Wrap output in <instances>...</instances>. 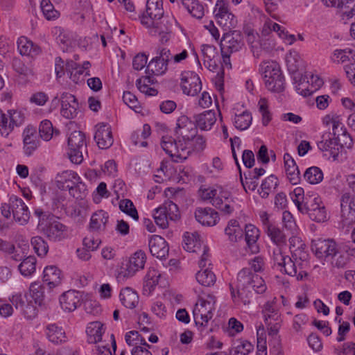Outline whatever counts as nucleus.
I'll list each match as a JSON object with an SVG mask.
<instances>
[{
    "instance_id": "39448f33",
    "label": "nucleus",
    "mask_w": 355,
    "mask_h": 355,
    "mask_svg": "<svg viewBox=\"0 0 355 355\" xmlns=\"http://www.w3.org/2000/svg\"><path fill=\"white\" fill-rule=\"evenodd\" d=\"M200 197L203 200H209L215 207L220 209L224 214H231L234 209L231 205L232 202L230 191L223 189L221 187L218 189L207 188L200 189Z\"/></svg>"
},
{
    "instance_id": "4468645a",
    "label": "nucleus",
    "mask_w": 355,
    "mask_h": 355,
    "mask_svg": "<svg viewBox=\"0 0 355 355\" xmlns=\"http://www.w3.org/2000/svg\"><path fill=\"white\" fill-rule=\"evenodd\" d=\"M337 245L332 239H314L311 242V250L320 259H329L337 252Z\"/></svg>"
},
{
    "instance_id": "423d86ee",
    "label": "nucleus",
    "mask_w": 355,
    "mask_h": 355,
    "mask_svg": "<svg viewBox=\"0 0 355 355\" xmlns=\"http://www.w3.org/2000/svg\"><path fill=\"white\" fill-rule=\"evenodd\" d=\"M215 303V297L212 295H207L206 297H200L198 298L193 311V318L196 326H207L209 320L213 317Z\"/></svg>"
},
{
    "instance_id": "49530a36",
    "label": "nucleus",
    "mask_w": 355,
    "mask_h": 355,
    "mask_svg": "<svg viewBox=\"0 0 355 355\" xmlns=\"http://www.w3.org/2000/svg\"><path fill=\"white\" fill-rule=\"evenodd\" d=\"M279 184L277 178L274 175H270L264 179L261 184V191H259V195L262 198L268 197L269 193L275 190Z\"/></svg>"
},
{
    "instance_id": "4d7b16f0",
    "label": "nucleus",
    "mask_w": 355,
    "mask_h": 355,
    "mask_svg": "<svg viewBox=\"0 0 355 355\" xmlns=\"http://www.w3.org/2000/svg\"><path fill=\"white\" fill-rule=\"evenodd\" d=\"M54 133L57 135L59 132L53 129V125L50 121L44 120L40 123L39 134L43 140L46 141L51 140Z\"/></svg>"
},
{
    "instance_id": "412c9836",
    "label": "nucleus",
    "mask_w": 355,
    "mask_h": 355,
    "mask_svg": "<svg viewBox=\"0 0 355 355\" xmlns=\"http://www.w3.org/2000/svg\"><path fill=\"white\" fill-rule=\"evenodd\" d=\"M44 234L51 241L58 242L67 236V227L58 220L50 222L43 228Z\"/></svg>"
},
{
    "instance_id": "f704fd0d",
    "label": "nucleus",
    "mask_w": 355,
    "mask_h": 355,
    "mask_svg": "<svg viewBox=\"0 0 355 355\" xmlns=\"http://www.w3.org/2000/svg\"><path fill=\"white\" fill-rule=\"evenodd\" d=\"M194 119L196 128L202 130H210L216 121V114L211 110L205 111L202 113L195 115Z\"/></svg>"
},
{
    "instance_id": "0e129e2a",
    "label": "nucleus",
    "mask_w": 355,
    "mask_h": 355,
    "mask_svg": "<svg viewBox=\"0 0 355 355\" xmlns=\"http://www.w3.org/2000/svg\"><path fill=\"white\" fill-rule=\"evenodd\" d=\"M119 209L121 211L131 216L135 220L139 218L137 211L133 202L129 199H124L119 202Z\"/></svg>"
},
{
    "instance_id": "c9c22d12",
    "label": "nucleus",
    "mask_w": 355,
    "mask_h": 355,
    "mask_svg": "<svg viewBox=\"0 0 355 355\" xmlns=\"http://www.w3.org/2000/svg\"><path fill=\"white\" fill-rule=\"evenodd\" d=\"M286 274L295 277L297 280H302L304 277L307 276V272L304 269H300V266L297 265V261L291 257H286L285 266H282V271Z\"/></svg>"
},
{
    "instance_id": "f8f14e48",
    "label": "nucleus",
    "mask_w": 355,
    "mask_h": 355,
    "mask_svg": "<svg viewBox=\"0 0 355 355\" xmlns=\"http://www.w3.org/2000/svg\"><path fill=\"white\" fill-rule=\"evenodd\" d=\"M138 16L141 24L144 26L153 24L154 20L165 16L162 0H147L146 10Z\"/></svg>"
},
{
    "instance_id": "f257e3e1",
    "label": "nucleus",
    "mask_w": 355,
    "mask_h": 355,
    "mask_svg": "<svg viewBox=\"0 0 355 355\" xmlns=\"http://www.w3.org/2000/svg\"><path fill=\"white\" fill-rule=\"evenodd\" d=\"M176 138L162 136V148L168 154L173 162H181L188 157V151L191 149L189 140L197 133L195 123L187 116H180L175 128Z\"/></svg>"
},
{
    "instance_id": "e433bc0d",
    "label": "nucleus",
    "mask_w": 355,
    "mask_h": 355,
    "mask_svg": "<svg viewBox=\"0 0 355 355\" xmlns=\"http://www.w3.org/2000/svg\"><path fill=\"white\" fill-rule=\"evenodd\" d=\"M108 214L103 210H98L94 213L89 223V230L92 232L104 230L108 221Z\"/></svg>"
},
{
    "instance_id": "a18cd8bd",
    "label": "nucleus",
    "mask_w": 355,
    "mask_h": 355,
    "mask_svg": "<svg viewBox=\"0 0 355 355\" xmlns=\"http://www.w3.org/2000/svg\"><path fill=\"white\" fill-rule=\"evenodd\" d=\"M254 349L253 345L246 340L234 341L230 352V355H249Z\"/></svg>"
},
{
    "instance_id": "ea45409f",
    "label": "nucleus",
    "mask_w": 355,
    "mask_h": 355,
    "mask_svg": "<svg viewBox=\"0 0 355 355\" xmlns=\"http://www.w3.org/2000/svg\"><path fill=\"white\" fill-rule=\"evenodd\" d=\"M161 277V273L155 268L149 269L144 278L143 286V292L144 294L149 295L154 290L159 279Z\"/></svg>"
},
{
    "instance_id": "69168bd1",
    "label": "nucleus",
    "mask_w": 355,
    "mask_h": 355,
    "mask_svg": "<svg viewBox=\"0 0 355 355\" xmlns=\"http://www.w3.org/2000/svg\"><path fill=\"white\" fill-rule=\"evenodd\" d=\"M189 143L191 149L188 151V157L193 151H202L206 147L205 138L202 135H198L197 133L192 139L189 140Z\"/></svg>"
},
{
    "instance_id": "37998d69",
    "label": "nucleus",
    "mask_w": 355,
    "mask_h": 355,
    "mask_svg": "<svg viewBox=\"0 0 355 355\" xmlns=\"http://www.w3.org/2000/svg\"><path fill=\"white\" fill-rule=\"evenodd\" d=\"M181 3L192 17L200 19L204 16V7L199 0H181Z\"/></svg>"
},
{
    "instance_id": "603ef678",
    "label": "nucleus",
    "mask_w": 355,
    "mask_h": 355,
    "mask_svg": "<svg viewBox=\"0 0 355 355\" xmlns=\"http://www.w3.org/2000/svg\"><path fill=\"white\" fill-rule=\"evenodd\" d=\"M304 178L307 182L316 184L323 180V173L319 167L311 166L305 171Z\"/></svg>"
},
{
    "instance_id": "dca6fc26",
    "label": "nucleus",
    "mask_w": 355,
    "mask_h": 355,
    "mask_svg": "<svg viewBox=\"0 0 355 355\" xmlns=\"http://www.w3.org/2000/svg\"><path fill=\"white\" fill-rule=\"evenodd\" d=\"M181 88L184 94L194 96L202 89V84L199 76L193 72L182 73Z\"/></svg>"
},
{
    "instance_id": "393cba45",
    "label": "nucleus",
    "mask_w": 355,
    "mask_h": 355,
    "mask_svg": "<svg viewBox=\"0 0 355 355\" xmlns=\"http://www.w3.org/2000/svg\"><path fill=\"white\" fill-rule=\"evenodd\" d=\"M6 116L7 123L4 125V132H1V135L5 137H7L15 127L21 125L25 120L24 113L19 110H9Z\"/></svg>"
},
{
    "instance_id": "58836bf2",
    "label": "nucleus",
    "mask_w": 355,
    "mask_h": 355,
    "mask_svg": "<svg viewBox=\"0 0 355 355\" xmlns=\"http://www.w3.org/2000/svg\"><path fill=\"white\" fill-rule=\"evenodd\" d=\"M182 245L185 250L190 252H198L202 248V243L196 233H184Z\"/></svg>"
},
{
    "instance_id": "338daca9",
    "label": "nucleus",
    "mask_w": 355,
    "mask_h": 355,
    "mask_svg": "<svg viewBox=\"0 0 355 355\" xmlns=\"http://www.w3.org/2000/svg\"><path fill=\"white\" fill-rule=\"evenodd\" d=\"M286 62L289 71L294 72L298 70L301 64L300 55L296 51L290 52L286 57Z\"/></svg>"
},
{
    "instance_id": "c756f323",
    "label": "nucleus",
    "mask_w": 355,
    "mask_h": 355,
    "mask_svg": "<svg viewBox=\"0 0 355 355\" xmlns=\"http://www.w3.org/2000/svg\"><path fill=\"white\" fill-rule=\"evenodd\" d=\"M47 339L52 343L59 345L67 341V338L62 327L56 324H49L45 328Z\"/></svg>"
},
{
    "instance_id": "6e6552de",
    "label": "nucleus",
    "mask_w": 355,
    "mask_h": 355,
    "mask_svg": "<svg viewBox=\"0 0 355 355\" xmlns=\"http://www.w3.org/2000/svg\"><path fill=\"white\" fill-rule=\"evenodd\" d=\"M299 205V211L302 214H307L311 220L318 223H322L327 220L324 205L319 197L306 196L305 202Z\"/></svg>"
},
{
    "instance_id": "6e6d98bb",
    "label": "nucleus",
    "mask_w": 355,
    "mask_h": 355,
    "mask_svg": "<svg viewBox=\"0 0 355 355\" xmlns=\"http://www.w3.org/2000/svg\"><path fill=\"white\" fill-rule=\"evenodd\" d=\"M274 47V44L272 41L268 39H261L257 44H252V51L254 56L259 58L261 56L262 52H270Z\"/></svg>"
},
{
    "instance_id": "de8ad7c7",
    "label": "nucleus",
    "mask_w": 355,
    "mask_h": 355,
    "mask_svg": "<svg viewBox=\"0 0 355 355\" xmlns=\"http://www.w3.org/2000/svg\"><path fill=\"white\" fill-rule=\"evenodd\" d=\"M13 69L20 76L28 78L33 75V67L31 62L25 63L19 58H14L12 62Z\"/></svg>"
},
{
    "instance_id": "2eb2a0df",
    "label": "nucleus",
    "mask_w": 355,
    "mask_h": 355,
    "mask_svg": "<svg viewBox=\"0 0 355 355\" xmlns=\"http://www.w3.org/2000/svg\"><path fill=\"white\" fill-rule=\"evenodd\" d=\"M244 46L243 36L239 31H234L223 35L220 41L221 53H235Z\"/></svg>"
},
{
    "instance_id": "f3484780",
    "label": "nucleus",
    "mask_w": 355,
    "mask_h": 355,
    "mask_svg": "<svg viewBox=\"0 0 355 355\" xmlns=\"http://www.w3.org/2000/svg\"><path fill=\"white\" fill-rule=\"evenodd\" d=\"M11 202V209L14 220L21 225L27 224L30 219V211L24 200L16 196H12L10 198Z\"/></svg>"
},
{
    "instance_id": "09e8293b",
    "label": "nucleus",
    "mask_w": 355,
    "mask_h": 355,
    "mask_svg": "<svg viewBox=\"0 0 355 355\" xmlns=\"http://www.w3.org/2000/svg\"><path fill=\"white\" fill-rule=\"evenodd\" d=\"M36 258L34 256H28L24 258L18 266L20 273L24 277L32 275L36 270Z\"/></svg>"
},
{
    "instance_id": "6ab92c4d",
    "label": "nucleus",
    "mask_w": 355,
    "mask_h": 355,
    "mask_svg": "<svg viewBox=\"0 0 355 355\" xmlns=\"http://www.w3.org/2000/svg\"><path fill=\"white\" fill-rule=\"evenodd\" d=\"M79 105L75 96L68 92L61 94L62 116L66 119H73L78 114Z\"/></svg>"
},
{
    "instance_id": "a878e982",
    "label": "nucleus",
    "mask_w": 355,
    "mask_h": 355,
    "mask_svg": "<svg viewBox=\"0 0 355 355\" xmlns=\"http://www.w3.org/2000/svg\"><path fill=\"white\" fill-rule=\"evenodd\" d=\"M201 51L203 56V62L206 68L214 71L218 68V54L216 49L211 45H202Z\"/></svg>"
},
{
    "instance_id": "9b49d317",
    "label": "nucleus",
    "mask_w": 355,
    "mask_h": 355,
    "mask_svg": "<svg viewBox=\"0 0 355 355\" xmlns=\"http://www.w3.org/2000/svg\"><path fill=\"white\" fill-rule=\"evenodd\" d=\"M146 259L144 252L139 250L135 252L125 266L121 268L117 275L118 280L123 281L133 276L139 270L144 268Z\"/></svg>"
},
{
    "instance_id": "2f4dec72",
    "label": "nucleus",
    "mask_w": 355,
    "mask_h": 355,
    "mask_svg": "<svg viewBox=\"0 0 355 355\" xmlns=\"http://www.w3.org/2000/svg\"><path fill=\"white\" fill-rule=\"evenodd\" d=\"M331 59L334 62L338 64L349 62L350 64L346 66V69L348 67L355 64V51L350 48L336 49L334 51Z\"/></svg>"
},
{
    "instance_id": "79ce46f5",
    "label": "nucleus",
    "mask_w": 355,
    "mask_h": 355,
    "mask_svg": "<svg viewBox=\"0 0 355 355\" xmlns=\"http://www.w3.org/2000/svg\"><path fill=\"white\" fill-rule=\"evenodd\" d=\"M265 232L270 237L272 243H274L278 248H282L286 245L287 241L286 235L282 230L276 227L275 225L272 226H267V230Z\"/></svg>"
},
{
    "instance_id": "a211bd4d",
    "label": "nucleus",
    "mask_w": 355,
    "mask_h": 355,
    "mask_svg": "<svg viewBox=\"0 0 355 355\" xmlns=\"http://www.w3.org/2000/svg\"><path fill=\"white\" fill-rule=\"evenodd\" d=\"M94 139L101 149L109 148L114 142L111 126L107 123H101L96 125Z\"/></svg>"
},
{
    "instance_id": "680f3d73",
    "label": "nucleus",
    "mask_w": 355,
    "mask_h": 355,
    "mask_svg": "<svg viewBox=\"0 0 355 355\" xmlns=\"http://www.w3.org/2000/svg\"><path fill=\"white\" fill-rule=\"evenodd\" d=\"M150 134V126L148 124H144L141 129H138L132 133L131 141L134 145H139L141 140L146 139Z\"/></svg>"
},
{
    "instance_id": "052dcab7",
    "label": "nucleus",
    "mask_w": 355,
    "mask_h": 355,
    "mask_svg": "<svg viewBox=\"0 0 355 355\" xmlns=\"http://www.w3.org/2000/svg\"><path fill=\"white\" fill-rule=\"evenodd\" d=\"M40 7L44 17L47 20H54L59 17V12L54 8L50 0H42Z\"/></svg>"
},
{
    "instance_id": "4c0bfd02",
    "label": "nucleus",
    "mask_w": 355,
    "mask_h": 355,
    "mask_svg": "<svg viewBox=\"0 0 355 355\" xmlns=\"http://www.w3.org/2000/svg\"><path fill=\"white\" fill-rule=\"evenodd\" d=\"M120 301L128 309H134L139 302V295L130 287L123 288L119 294Z\"/></svg>"
},
{
    "instance_id": "5fc2aeb1",
    "label": "nucleus",
    "mask_w": 355,
    "mask_h": 355,
    "mask_svg": "<svg viewBox=\"0 0 355 355\" xmlns=\"http://www.w3.org/2000/svg\"><path fill=\"white\" fill-rule=\"evenodd\" d=\"M168 64L157 56L153 58L147 65V70L151 71L155 76L164 74L167 70Z\"/></svg>"
},
{
    "instance_id": "bf43d9fd",
    "label": "nucleus",
    "mask_w": 355,
    "mask_h": 355,
    "mask_svg": "<svg viewBox=\"0 0 355 355\" xmlns=\"http://www.w3.org/2000/svg\"><path fill=\"white\" fill-rule=\"evenodd\" d=\"M266 321H279L280 319V314L273 302H268L264 305L263 310Z\"/></svg>"
},
{
    "instance_id": "0eeeda50",
    "label": "nucleus",
    "mask_w": 355,
    "mask_h": 355,
    "mask_svg": "<svg viewBox=\"0 0 355 355\" xmlns=\"http://www.w3.org/2000/svg\"><path fill=\"white\" fill-rule=\"evenodd\" d=\"M67 155L70 161L80 164L84 159L83 153H87V144L85 134L81 131H73L68 137Z\"/></svg>"
},
{
    "instance_id": "3c124183",
    "label": "nucleus",
    "mask_w": 355,
    "mask_h": 355,
    "mask_svg": "<svg viewBox=\"0 0 355 355\" xmlns=\"http://www.w3.org/2000/svg\"><path fill=\"white\" fill-rule=\"evenodd\" d=\"M305 246L297 247L293 250L292 257L297 261V265L300 266V269H304L306 271L309 266L308 257L309 254L304 250Z\"/></svg>"
},
{
    "instance_id": "473e14b6",
    "label": "nucleus",
    "mask_w": 355,
    "mask_h": 355,
    "mask_svg": "<svg viewBox=\"0 0 355 355\" xmlns=\"http://www.w3.org/2000/svg\"><path fill=\"white\" fill-rule=\"evenodd\" d=\"M105 330L104 325L101 322L94 321L89 322L86 328L88 343L95 344L101 342Z\"/></svg>"
},
{
    "instance_id": "13d9d810",
    "label": "nucleus",
    "mask_w": 355,
    "mask_h": 355,
    "mask_svg": "<svg viewBox=\"0 0 355 355\" xmlns=\"http://www.w3.org/2000/svg\"><path fill=\"white\" fill-rule=\"evenodd\" d=\"M31 245L39 257H44L49 251V245L45 240L39 236H33L31 241Z\"/></svg>"
},
{
    "instance_id": "5701e85b",
    "label": "nucleus",
    "mask_w": 355,
    "mask_h": 355,
    "mask_svg": "<svg viewBox=\"0 0 355 355\" xmlns=\"http://www.w3.org/2000/svg\"><path fill=\"white\" fill-rule=\"evenodd\" d=\"M148 245L151 254L158 259H164L168 254V243L160 236H152L149 240Z\"/></svg>"
},
{
    "instance_id": "4be33fe9",
    "label": "nucleus",
    "mask_w": 355,
    "mask_h": 355,
    "mask_svg": "<svg viewBox=\"0 0 355 355\" xmlns=\"http://www.w3.org/2000/svg\"><path fill=\"white\" fill-rule=\"evenodd\" d=\"M214 13L219 24L228 26H234V15L229 11L227 5L224 0H217Z\"/></svg>"
},
{
    "instance_id": "7c9ffc66",
    "label": "nucleus",
    "mask_w": 355,
    "mask_h": 355,
    "mask_svg": "<svg viewBox=\"0 0 355 355\" xmlns=\"http://www.w3.org/2000/svg\"><path fill=\"white\" fill-rule=\"evenodd\" d=\"M17 49L21 55L31 58L37 56L41 52L40 46L28 40L26 37H20L18 39Z\"/></svg>"
},
{
    "instance_id": "8fccbe9b",
    "label": "nucleus",
    "mask_w": 355,
    "mask_h": 355,
    "mask_svg": "<svg viewBox=\"0 0 355 355\" xmlns=\"http://www.w3.org/2000/svg\"><path fill=\"white\" fill-rule=\"evenodd\" d=\"M252 116L249 111H244L239 114H236L234 118V125L239 130H247L252 123Z\"/></svg>"
},
{
    "instance_id": "1a4fd4ad",
    "label": "nucleus",
    "mask_w": 355,
    "mask_h": 355,
    "mask_svg": "<svg viewBox=\"0 0 355 355\" xmlns=\"http://www.w3.org/2000/svg\"><path fill=\"white\" fill-rule=\"evenodd\" d=\"M175 19L169 15H165L153 21V24L146 25L151 36H159L161 43H166L171 38L173 26Z\"/></svg>"
},
{
    "instance_id": "bb28decb",
    "label": "nucleus",
    "mask_w": 355,
    "mask_h": 355,
    "mask_svg": "<svg viewBox=\"0 0 355 355\" xmlns=\"http://www.w3.org/2000/svg\"><path fill=\"white\" fill-rule=\"evenodd\" d=\"M23 137L24 153L29 156L39 146V141L37 140L36 129L33 126L28 125L23 132Z\"/></svg>"
},
{
    "instance_id": "c03bdc74",
    "label": "nucleus",
    "mask_w": 355,
    "mask_h": 355,
    "mask_svg": "<svg viewBox=\"0 0 355 355\" xmlns=\"http://www.w3.org/2000/svg\"><path fill=\"white\" fill-rule=\"evenodd\" d=\"M196 278L200 284L207 287L213 286L216 281V275L209 268H201L196 273Z\"/></svg>"
},
{
    "instance_id": "774afa93",
    "label": "nucleus",
    "mask_w": 355,
    "mask_h": 355,
    "mask_svg": "<svg viewBox=\"0 0 355 355\" xmlns=\"http://www.w3.org/2000/svg\"><path fill=\"white\" fill-rule=\"evenodd\" d=\"M259 112L262 115V123L267 125L271 121L270 113L268 109V102L266 98H261L258 103Z\"/></svg>"
},
{
    "instance_id": "b1692460",
    "label": "nucleus",
    "mask_w": 355,
    "mask_h": 355,
    "mask_svg": "<svg viewBox=\"0 0 355 355\" xmlns=\"http://www.w3.org/2000/svg\"><path fill=\"white\" fill-rule=\"evenodd\" d=\"M81 295L79 292L70 290L64 293L60 297V303L64 311L71 312L75 311L80 304Z\"/></svg>"
},
{
    "instance_id": "f03ea898",
    "label": "nucleus",
    "mask_w": 355,
    "mask_h": 355,
    "mask_svg": "<svg viewBox=\"0 0 355 355\" xmlns=\"http://www.w3.org/2000/svg\"><path fill=\"white\" fill-rule=\"evenodd\" d=\"M230 288L234 303L241 302L244 305L250 304L253 292L262 294L267 288L263 278L248 268H244L239 272L236 288L232 284H230Z\"/></svg>"
},
{
    "instance_id": "7ed1b4c3",
    "label": "nucleus",
    "mask_w": 355,
    "mask_h": 355,
    "mask_svg": "<svg viewBox=\"0 0 355 355\" xmlns=\"http://www.w3.org/2000/svg\"><path fill=\"white\" fill-rule=\"evenodd\" d=\"M266 87L276 93L282 92L285 89V80L278 63L274 61L263 62L260 65Z\"/></svg>"
},
{
    "instance_id": "20e7f679",
    "label": "nucleus",
    "mask_w": 355,
    "mask_h": 355,
    "mask_svg": "<svg viewBox=\"0 0 355 355\" xmlns=\"http://www.w3.org/2000/svg\"><path fill=\"white\" fill-rule=\"evenodd\" d=\"M344 144L339 143L338 137H332L331 132L325 133L322 137V140L318 141L317 146L318 148L324 152V155L332 157L333 160H338L339 155L343 153L344 148H351L353 145L351 137L343 132L342 135Z\"/></svg>"
},
{
    "instance_id": "a19ab883",
    "label": "nucleus",
    "mask_w": 355,
    "mask_h": 355,
    "mask_svg": "<svg viewBox=\"0 0 355 355\" xmlns=\"http://www.w3.org/2000/svg\"><path fill=\"white\" fill-rule=\"evenodd\" d=\"M225 234L228 236L230 242L236 243L243 236V228L236 220H230L225 229Z\"/></svg>"
},
{
    "instance_id": "9d476101",
    "label": "nucleus",
    "mask_w": 355,
    "mask_h": 355,
    "mask_svg": "<svg viewBox=\"0 0 355 355\" xmlns=\"http://www.w3.org/2000/svg\"><path fill=\"white\" fill-rule=\"evenodd\" d=\"M153 218L157 225L166 229L169 220L175 221L180 218L179 209L173 202H165L155 210Z\"/></svg>"
},
{
    "instance_id": "ddd939ff",
    "label": "nucleus",
    "mask_w": 355,
    "mask_h": 355,
    "mask_svg": "<svg viewBox=\"0 0 355 355\" xmlns=\"http://www.w3.org/2000/svg\"><path fill=\"white\" fill-rule=\"evenodd\" d=\"M323 85V80L311 73H306L296 85L297 92L304 97L309 96Z\"/></svg>"
},
{
    "instance_id": "864d4df0",
    "label": "nucleus",
    "mask_w": 355,
    "mask_h": 355,
    "mask_svg": "<svg viewBox=\"0 0 355 355\" xmlns=\"http://www.w3.org/2000/svg\"><path fill=\"white\" fill-rule=\"evenodd\" d=\"M30 296L35 304L42 306L44 300V287L39 283H32L30 286Z\"/></svg>"
},
{
    "instance_id": "72a5a7b5",
    "label": "nucleus",
    "mask_w": 355,
    "mask_h": 355,
    "mask_svg": "<svg viewBox=\"0 0 355 355\" xmlns=\"http://www.w3.org/2000/svg\"><path fill=\"white\" fill-rule=\"evenodd\" d=\"M62 272L55 266H46L43 271V282L50 288L58 286L61 283Z\"/></svg>"
},
{
    "instance_id": "cd10ccee",
    "label": "nucleus",
    "mask_w": 355,
    "mask_h": 355,
    "mask_svg": "<svg viewBox=\"0 0 355 355\" xmlns=\"http://www.w3.org/2000/svg\"><path fill=\"white\" fill-rule=\"evenodd\" d=\"M80 180L77 173L73 171H64L57 175V187L62 191H69L75 185L76 182Z\"/></svg>"
},
{
    "instance_id": "c85d7f7f",
    "label": "nucleus",
    "mask_w": 355,
    "mask_h": 355,
    "mask_svg": "<svg viewBox=\"0 0 355 355\" xmlns=\"http://www.w3.org/2000/svg\"><path fill=\"white\" fill-rule=\"evenodd\" d=\"M259 236V230L254 225H245V240L249 250L252 254H256L259 252V247L257 243Z\"/></svg>"
},
{
    "instance_id": "aec40b11",
    "label": "nucleus",
    "mask_w": 355,
    "mask_h": 355,
    "mask_svg": "<svg viewBox=\"0 0 355 355\" xmlns=\"http://www.w3.org/2000/svg\"><path fill=\"white\" fill-rule=\"evenodd\" d=\"M195 218L201 225L209 227L216 225L220 220L218 212L211 207L196 208Z\"/></svg>"
},
{
    "instance_id": "e2e57ef3",
    "label": "nucleus",
    "mask_w": 355,
    "mask_h": 355,
    "mask_svg": "<svg viewBox=\"0 0 355 355\" xmlns=\"http://www.w3.org/2000/svg\"><path fill=\"white\" fill-rule=\"evenodd\" d=\"M69 193L74 198L83 199L87 196L88 191L87 186L80 178V180L76 182L71 189L69 190Z\"/></svg>"
}]
</instances>
